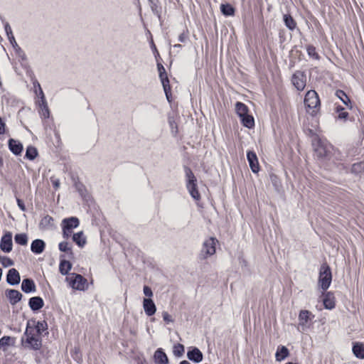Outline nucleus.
I'll return each mask as SVG.
<instances>
[{"mask_svg": "<svg viewBox=\"0 0 364 364\" xmlns=\"http://www.w3.org/2000/svg\"><path fill=\"white\" fill-rule=\"evenodd\" d=\"M5 132V124L3 122L2 119L0 118V134H3Z\"/></svg>", "mask_w": 364, "mask_h": 364, "instance_id": "nucleus-52", "label": "nucleus"}, {"mask_svg": "<svg viewBox=\"0 0 364 364\" xmlns=\"http://www.w3.org/2000/svg\"><path fill=\"white\" fill-rule=\"evenodd\" d=\"M187 357L195 363H200L203 360V353L198 348H192L191 350L188 351Z\"/></svg>", "mask_w": 364, "mask_h": 364, "instance_id": "nucleus-14", "label": "nucleus"}, {"mask_svg": "<svg viewBox=\"0 0 364 364\" xmlns=\"http://www.w3.org/2000/svg\"><path fill=\"white\" fill-rule=\"evenodd\" d=\"M242 124L247 127V128H252L255 125V120L252 116L247 114L244 115V117H240Z\"/></svg>", "mask_w": 364, "mask_h": 364, "instance_id": "nucleus-28", "label": "nucleus"}, {"mask_svg": "<svg viewBox=\"0 0 364 364\" xmlns=\"http://www.w3.org/2000/svg\"><path fill=\"white\" fill-rule=\"evenodd\" d=\"M13 48H14L15 51H19L21 52V48L18 46L17 43L16 42V44L12 43L11 44Z\"/></svg>", "mask_w": 364, "mask_h": 364, "instance_id": "nucleus-54", "label": "nucleus"}, {"mask_svg": "<svg viewBox=\"0 0 364 364\" xmlns=\"http://www.w3.org/2000/svg\"><path fill=\"white\" fill-rule=\"evenodd\" d=\"M72 268V264L70 262L63 259L60 261L59 264V271L60 272L63 274L66 275L68 274L69 271Z\"/></svg>", "mask_w": 364, "mask_h": 364, "instance_id": "nucleus-25", "label": "nucleus"}, {"mask_svg": "<svg viewBox=\"0 0 364 364\" xmlns=\"http://www.w3.org/2000/svg\"><path fill=\"white\" fill-rule=\"evenodd\" d=\"M351 171L355 174H360L364 172V162H358L352 166Z\"/></svg>", "mask_w": 364, "mask_h": 364, "instance_id": "nucleus-33", "label": "nucleus"}, {"mask_svg": "<svg viewBox=\"0 0 364 364\" xmlns=\"http://www.w3.org/2000/svg\"><path fill=\"white\" fill-rule=\"evenodd\" d=\"M46 247V243L43 240L40 239H36L33 240L31 245V251L35 254H41L42 253Z\"/></svg>", "mask_w": 364, "mask_h": 364, "instance_id": "nucleus-16", "label": "nucleus"}, {"mask_svg": "<svg viewBox=\"0 0 364 364\" xmlns=\"http://www.w3.org/2000/svg\"><path fill=\"white\" fill-rule=\"evenodd\" d=\"M17 204H18V206L19 207V208L22 210V211H25L26 210V207L23 203V201L18 198H17Z\"/></svg>", "mask_w": 364, "mask_h": 364, "instance_id": "nucleus-51", "label": "nucleus"}, {"mask_svg": "<svg viewBox=\"0 0 364 364\" xmlns=\"http://www.w3.org/2000/svg\"><path fill=\"white\" fill-rule=\"evenodd\" d=\"M16 52L18 55V56L21 57L22 59L25 58V54L22 50H21V52H19V51H16Z\"/></svg>", "mask_w": 364, "mask_h": 364, "instance_id": "nucleus-55", "label": "nucleus"}, {"mask_svg": "<svg viewBox=\"0 0 364 364\" xmlns=\"http://www.w3.org/2000/svg\"><path fill=\"white\" fill-rule=\"evenodd\" d=\"M143 308L145 314L149 316H153L156 311V305L150 298L144 299Z\"/></svg>", "mask_w": 364, "mask_h": 364, "instance_id": "nucleus-11", "label": "nucleus"}, {"mask_svg": "<svg viewBox=\"0 0 364 364\" xmlns=\"http://www.w3.org/2000/svg\"><path fill=\"white\" fill-rule=\"evenodd\" d=\"M52 220H53V218H52L50 216H49V215H46V216H45V217L43 218V220H42L41 223H42L43 224V223H45V224H49Z\"/></svg>", "mask_w": 364, "mask_h": 364, "instance_id": "nucleus-50", "label": "nucleus"}, {"mask_svg": "<svg viewBox=\"0 0 364 364\" xmlns=\"http://www.w3.org/2000/svg\"><path fill=\"white\" fill-rule=\"evenodd\" d=\"M235 110L240 117H244V115L247 114L248 112L247 107L242 102L236 103Z\"/></svg>", "mask_w": 364, "mask_h": 364, "instance_id": "nucleus-30", "label": "nucleus"}, {"mask_svg": "<svg viewBox=\"0 0 364 364\" xmlns=\"http://www.w3.org/2000/svg\"><path fill=\"white\" fill-rule=\"evenodd\" d=\"M180 364H191V363L187 360H183L180 363Z\"/></svg>", "mask_w": 364, "mask_h": 364, "instance_id": "nucleus-56", "label": "nucleus"}, {"mask_svg": "<svg viewBox=\"0 0 364 364\" xmlns=\"http://www.w3.org/2000/svg\"><path fill=\"white\" fill-rule=\"evenodd\" d=\"M154 359L156 364H168V357L161 348H159L155 351Z\"/></svg>", "mask_w": 364, "mask_h": 364, "instance_id": "nucleus-15", "label": "nucleus"}, {"mask_svg": "<svg viewBox=\"0 0 364 364\" xmlns=\"http://www.w3.org/2000/svg\"><path fill=\"white\" fill-rule=\"evenodd\" d=\"M188 38V32L183 31L178 36V41L183 43L185 42Z\"/></svg>", "mask_w": 364, "mask_h": 364, "instance_id": "nucleus-49", "label": "nucleus"}, {"mask_svg": "<svg viewBox=\"0 0 364 364\" xmlns=\"http://www.w3.org/2000/svg\"><path fill=\"white\" fill-rule=\"evenodd\" d=\"M21 343L23 348L37 350L42 346L41 336L38 334V331L31 328V322L27 323L25 333L21 339Z\"/></svg>", "mask_w": 364, "mask_h": 364, "instance_id": "nucleus-1", "label": "nucleus"}, {"mask_svg": "<svg viewBox=\"0 0 364 364\" xmlns=\"http://www.w3.org/2000/svg\"><path fill=\"white\" fill-rule=\"evenodd\" d=\"M306 110L311 115H315L320 107V100L318 94L314 90H309L304 97Z\"/></svg>", "mask_w": 364, "mask_h": 364, "instance_id": "nucleus-2", "label": "nucleus"}, {"mask_svg": "<svg viewBox=\"0 0 364 364\" xmlns=\"http://www.w3.org/2000/svg\"><path fill=\"white\" fill-rule=\"evenodd\" d=\"M59 250L62 252H70L71 255L73 254L71 249L69 247L68 243L67 242H60L59 244Z\"/></svg>", "mask_w": 364, "mask_h": 364, "instance_id": "nucleus-42", "label": "nucleus"}, {"mask_svg": "<svg viewBox=\"0 0 364 364\" xmlns=\"http://www.w3.org/2000/svg\"><path fill=\"white\" fill-rule=\"evenodd\" d=\"M21 289L26 292H33L36 291V285L32 279H25L21 283Z\"/></svg>", "mask_w": 364, "mask_h": 364, "instance_id": "nucleus-20", "label": "nucleus"}, {"mask_svg": "<svg viewBox=\"0 0 364 364\" xmlns=\"http://www.w3.org/2000/svg\"><path fill=\"white\" fill-rule=\"evenodd\" d=\"M5 31L6 32L8 38H9L11 44H12V43L16 44V40H15V38H14V35L12 33L11 28L9 25H6L5 26Z\"/></svg>", "mask_w": 364, "mask_h": 364, "instance_id": "nucleus-40", "label": "nucleus"}, {"mask_svg": "<svg viewBox=\"0 0 364 364\" xmlns=\"http://www.w3.org/2000/svg\"><path fill=\"white\" fill-rule=\"evenodd\" d=\"M39 89H40L41 94L42 95V106H43L42 115L43 116V117L48 118L49 117L48 108L46 103L45 102V100H44L43 92L40 87H39Z\"/></svg>", "mask_w": 364, "mask_h": 364, "instance_id": "nucleus-36", "label": "nucleus"}, {"mask_svg": "<svg viewBox=\"0 0 364 364\" xmlns=\"http://www.w3.org/2000/svg\"><path fill=\"white\" fill-rule=\"evenodd\" d=\"M63 234L65 238H68L73 228L79 225V220L75 217L65 218L62 222Z\"/></svg>", "mask_w": 364, "mask_h": 364, "instance_id": "nucleus-7", "label": "nucleus"}, {"mask_svg": "<svg viewBox=\"0 0 364 364\" xmlns=\"http://www.w3.org/2000/svg\"><path fill=\"white\" fill-rule=\"evenodd\" d=\"M247 157L252 172L257 173L259 170V167L256 154L253 151H248L247 154Z\"/></svg>", "mask_w": 364, "mask_h": 364, "instance_id": "nucleus-12", "label": "nucleus"}, {"mask_svg": "<svg viewBox=\"0 0 364 364\" xmlns=\"http://www.w3.org/2000/svg\"><path fill=\"white\" fill-rule=\"evenodd\" d=\"M218 244V240L213 237H209L205 240L203 244L201 249V257L203 259H207L216 252V245Z\"/></svg>", "mask_w": 364, "mask_h": 364, "instance_id": "nucleus-5", "label": "nucleus"}, {"mask_svg": "<svg viewBox=\"0 0 364 364\" xmlns=\"http://www.w3.org/2000/svg\"><path fill=\"white\" fill-rule=\"evenodd\" d=\"M316 151L318 153V156L321 157L325 156L326 155V151L322 146H318Z\"/></svg>", "mask_w": 364, "mask_h": 364, "instance_id": "nucleus-47", "label": "nucleus"}, {"mask_svg": "<svg viewBox=\"0 0 364 364\" xmlns=\"http://www.w3.org/2000/svg\"><path fill=\"white\" fill-rule=\"evenodd\" d=\"M31 328H35L38 331V334H39L40 336H41L42 332L46 329V324L43 322H37L36 324L34 323V322L31 324Z\"/></svg>", "mask_w": 364, "mask_h": 364, "instance_id": "nucleus-34", "label": "nucleus"}, {"mask_svg": "<svg viewBox=\"0 0 364 364\" xmlns=\"http://www.w3.org/2000/svg\"><path fill=\"white\" fill-rule=\"evenodd\" d=\"M160 79H161V83H162V85L164 87V90L166 94V97L168 101L170 102V97H171V87L169 85V80L168 79V77L165 76Z\"/></svg>", "mask_w": 364, "mask_h": 364, "instance_id": "nucleus-26", "label": "nucleus"}, {"mask_svg": "<svg viewBox=\"0 0 364 364\" xmlns=\"http://www.w3.org/2000/svg\"><path fill=\"white\" fill-rule=\"evenodd\" d=\"M314 317L312 314L308 310H301L299 314V325L304 330L307 323Z\"/></svg>", "mask_w": 364, "mask_h": 364, "instance_id": "nucleus-10", "label": "nucleus"}, {"mask_svg": "<svg viewBox=\"0 0 364 364\" xmlns=\"http://www.w3.org/2000/svg\"><path fill=\"white\" fill-rule=\"evenodd\" d=\"M7 282L11 285L18 284L20 282V275L16 269H11L7 274Z\"/></svg>", "mask_w": 364, "mask_h": 364, "instance_id": "nucleus-17", "label": "nucleus"}, {"mask_svg": "<svg viewBox=\"0 0 364 364\" xmlns=\"http://www.w3.org/2000/svg\"><path fill=\"white\" fill-rule=\"evenodd\" d=\"M291 82L298 90L301 91L306 87V76L303 72L296 71L292 76Z\"/></svg>", "mask_w": 364, "mask_h": 364, "instance_id": "nucleus-8", "label": "nucleus"}, {"mask_svg": "<svg viewBox=\"0 0 364 364\" xmlns=\"http://www.w3.org/2000/svg\"><path fill=\"white\" fill-rule=\"evenodd\" d=\"M73 240L80 247H82L86 243V238L82 232L75 233L73 235Z\"/></svg>", "mask_w": 364, "mask_h": 364, "instance_id": "nucleus-23", "label": "nucleus"}, {"mask_svg": "<svg viewBox=\"0 0 364 364\" xmlns=\"http://www.w3.org/2000/svg\"><path fill=\"white\" fill-rule=\"evenodd\" d=\"M285 26L291 31H293L296 26V23L294 18L289 14H284L283 16Z\"/></svg>", "mask_w": 364, "mask_h": 364, "instance_id": "nucleus-29", "label": "nucleus"}, {"mask_svg": "<svg viewBox=\"0 0 364 364\" xmlns=\"http://www.w3.org/2000/svg\"><path fill=\"white\" fill-rule=\"evenodd\" d=\"M337 112L338 113V118L340 119H346L348 116V112L344 111V109L342 107H337Z\"/></svg>", "mask_w": 364, "mask_h": 364, "instance_id": "nucleus-45", "label": "nucleus"}, {"mask_svg": "<svg viewBox=\"0 0 364 364\" xmlns=\"http://www.w3.org/2000/svg\"><path fill=\"white\" fill-rule=\"evenodd\" d=\"M289 355V350L285 346H281L277 348L275 358L277 361L284 360Z\"/></svg>", "mask_w": 364, "mask_h": 364, "instance_id": "nucleus-24", "label": "nucleus"}, {"mask_svg": "<svg viewBox=\"0 0 364 364\" xmlns=\"http://www.w3.org/2000/svg\"><path fill=\"white\" fill-rule=\"evenodd\" d=\"M323 304L325 309L329 310L334 309L336 306V301L333 294L329 291L327 293H323Z\"/></svg>", "mask_w": 364, "mask_h": 364, "instance_id": "nucleus-13", "label": "nucleus"}, {"mask_svg": "<svg viewBox=\"0 0 364 364\" xmlns=\"http://www.w3.org/2000/svg\"><path fill=\"white\" fill-rule=\"evenodd\" d=\"M336 96L340 98L342 102L348 105V102H350V100L348 98V97L346 95V93L342 91V90H338L336 91Z\"/></svg>", "mask_w": 364, "mask_h": 364, "instance_id": "nucleus-38", "label": "nucleus"}, {"mask_svg": "<svg viewBox=\"0 0 364 364\" xmlns=\"http://www.w3.org/2000/svg\"><path fill=\"white\" fill-rule=\"evenodd\" d=\"M175 48H181V45L180 44H176L173 46Z\"/></svg>", "mask_w": 364, "mask_h": 364, "instance_id": "nucleus-57", "label": "nucleus"}, {"mask_svg": "<svg viewBox=\"0 0 364 364\" xmlns=\"http://www.w3.org/2000/svg\"><path fill=\"white\" fill-rule=\"evenodd\" d=\"M162 316H163L164 321L166 323H173V317L168 312L164 311L162 313Z\"/></svg>", "mask_w": 364, "mask_h": 364, "instance_id": "nucleus-44", "label": "nucleus"}, {"mask_svg": "<svg viewBox=\"0 0 364 364\" xmlns=\"http://www.w3.org/2000/svg\"><path fill=\"white\" fill-rule=\"evenodd\" d=\"M169 125H170V127H171V132L174 134H176L178 133V127H177V124L175 122V121L171 118H169Z\"/></svg>", "mask_w": 364, "mask_h": 364, "instance_id": "nucleus-43", "label": "nucleus"}, {"mask_svg": "<svg viewBox=\"0 0 364 364\" xmlns=\"http://www.w3.org/2000/svg\"><path fill=\"white\" fill-rule=\"evenodd\" d=\"M332 274L330 267L323 264L321 266L318 276V285L323 290L328 289L331 284Z\"/></svg>", "mask_w": 364, "mask_h": 364, "instance_id": "nucleus-4", "label": "nucleus"}, {"mask_svg": "<svg viewBox=\"0 0 364 364\" xmlns=\"http://www.w3.org/2000/svg\"><path fill=\"white\" fill-rule=\"evenodd\" d=\"M184 350H185V348H184L183 345L177 343V344L174 345V346H173V353L174 355H176L177 357H181L183 354Z\"/></svg>", "mask_w": 364, "mask_h": 364, "instance_id": "nucleus-37", "label": "nucleus"}, {"mask_svg": "<svg viewBox=\"0 0 364 364\" xmlns=\"http://www.w3.org/2000/svg\"><path fill=\"white\" fill-rule=\"evenodd\" d=\"M353 353L360 359H364V344L360 342H355L353 346Z\"/></svg>", "mask_w": 364, "mask_h": 364, "instance_id": "nucleus-19", "label": "nucleus"}, {"mask_svg": "<svg viewBox=\"0 0 364 364\" xmlns=\"http://www.w3.org/2000/svg\"><path fill=\"white\" fill-rule=\"evenodd\" d=\"M221 12L225 16H232L234 14L235 9L230 4H222L220 6Z\"/></svg>", "mask_w": 364, "mask_h": 364, "instance_id": "nucleus-32", "label": "nucleus"}, {"mask_svg": "<svg viewBox=\"0 0 364 364\" xmlns=\"http://www.w3.org/2000/svg\"><path fill=\"white\" fill-rule=\"evenodd\" d=\"M307 53L309 55L314 59H318L319 56L316 51V48L312 46H309L307 47Z\"/></svg>", "mask_w": 364, "mask_h": 364, "instance_id": "nucleus-41", "label": "nucleus"}, {"mask_svg": "<svg viewBox=\"0 0 364 364\" xmlns=\"http://www.w3.org/2000/svg\"><path fill=\"white\" fill-rule=\"evenodd\" d=\"M15 338L10 336H4L0 339V348L6 350L7 347L14 343Z\"/></svg>", "mask_w": 364, "mask_h": 364, "instance_id": "nucleus-27", "label": "nucleus"}, {"mask_svg": "<svg viewBox=\"0 0 364 364\" xmlns=\"http://www.w3.org/2000/svg\"><path fill=\"white\" fill-rule=\"evenodd\" d=\"M29 306L33 311L39 310L43 306V301L39 296L32 297L29 300Z\"/></svg>", "mask_w": 364, "mask_h": 364, "instance_id": "nucleus-22", "label": "nucleus"}, {"mask_svg": "<svg viewBox=\"0 0 364 364\" xmlns=\"http://www.w3.org/2000/svg\"><path fill=\"white\" fill-rule=\"evenodd\" d=\"M9 146L10 150L16 155L20 154L23 150L22 144L13 139L9 141Z\"/></svg>", "mask_w": 364, "mask_h": 364, "instance_id": "nucleus-21", "label": "nucleus"}, {"mask_svg": "<svg viewBox=\"0 0 364 364\" xmlns=\"http://www.w3.org/2000/svg\"><path fill=\"white\" fill-rule=\"evenodd\" d=\"M37 150L33 146H28L26 149V156L30 160H33L37 156Z\"/></svg>", "mask_w": 364, "mask_h": 364, "instance_id": "nucleus-35", "label": "nucleus"}, {"mask_svg": "<svg viewBox=\"0 0 364 364\" xmlns=\"http://www.w3.org/2000/svg\"><path fill=\"white\" fill-rule=\"evenodd\" d=\"M52 183H53V186L56 189L59 188V186H60V181H59L58 179H53L52 180Z\"/></svg>", "mask_w": 364, "mask_h": 364, "instance_id": "nucleus-53", "label": "nucleus"}, {"mask_svg": "<svg viewBox=\"0 0 364 364\" xmlns=\"http://www.w3.org/2000/svg\"><path fill=\"white\" fill-rule=\"evenodd\" d=\"M65 281L68 285L75 290L85 291L88 288L87 280L84 278L82 275L71 273L67 276Z\"/></svg>", "mask_w": 364, "mask_h": 364, "instance_id": "nucleus-3", "label": "nucleus"}, {"mask_svg": "<svg viewBox=\"0 0 364 364\" xmlns=\"http://www.w3.org/2000/svg\"><path fill=\"white\" fill-rule=\"evenodd\" d=\"M6 295L11 304H16L21 299L22 294L17 290L10 289L6 291Z\"/></svg>", "mask_w": 364, "mask_h": 364, "instance_id": "nucleus-18", "label": "nucleus"}, {"mask_svg": "<svg viewBox=\"0 0 364 364\" xmlns=\"http://www.w3.org/2000/svg\"><path fill=\"white\" fill-rule=\"evenodd\" d=\"M12 234L6 232L1 239L0 248L3 252H10L12 250Z\"/></svg>", "mask_w": 364, "mask_h": 364, "instance_id": "nucleus-9", "label": "nucleus"}, {"mask_svg": "<svg viewBox=\"0 0 364 364\" xmlns=\"http://www.w3.org/2000/svg\"><path fill=\"white\" fill-rule=\"evenodd\" d=\"M186 177L188 178L186 186L189 193L196 200H199L200 199V196L197 189L196 178L190 169L186 171Z\"/></svg>", "mask_w": 364, "mask_h": 364, "instance_id": "nucleus-6", "label": "nucleus"}, {"mask_svg": "<svg viewBox=\"0 0 364 364\" xmlns=\"http://www.w3.org/2000/svg\"><path fill=\"white\" fill-rule=\"evenodd\" d=\"M158 70H159V77L160 78H162L165 76H167L166 75V70L164 68V67L162 65H158Z\"/></svg>", "mask_w": 364, "mask_h": 364, "instance_id": "nucleus-46", "label": "nucleus"}, {"mask_svg": "<svg viewBox=\"0 0 364 364\" xmlns=\"http://www.w3.org/2000/svg\"><path fill=\"white\" fill-rule=\"evenodd\" d=\"M15 242L21 245H26L28 242V237L25 233L16 234L14 237Z\"/></svg>", "mask_w": 364, "mask_h": 364, "instance_id": "nucleus-31", "label": "nucleus"}, {"mask_svg": "<svg viewBox=\"0 0 364 364\" xmlns=\"http://www.w3.org/2000/svg\"><path fill=\"white\" fill-rule=\"evenodd\" d=\"M0 263L5 267H8L14 264V262L6 256L0 257Z\"/></svg>", "mask_w": 364, "mask_h": 364, "instance_id": "nucleus-39", "label": "nucleus"}, {"mask_svg": "<svg viewBox=\"0 0 364 364\" xmlns=\"http://www.w3.org/2000/svg\"><path fill=\"white\" fill-rule=\"evenodd\" d=\"M143 291H144V294L146 296L151 297L153 296L152 290L148 286H144Z\"/></svg>", "mask_w": 364, "mask_h": 364, "instance_id": "nucleus-48", "label": "nucleus"}]
</instances>
